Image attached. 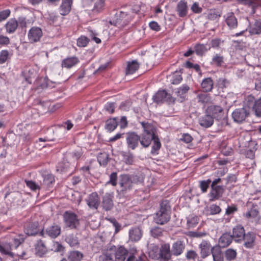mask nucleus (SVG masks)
I'll use <instances>...</instances> for the list:
<instances>
[{
  "label": "nucleus",
  "instance_id": "1",
  "mask_svg": "<svg viewBox=\"0 0 261 261\" xmlns=\"http://www.w3.org/2000/svg\"><path fill=\"white\" fill-rule=\"evenodd\" d=\"M141 124L144 130V134L141 141V145L143 147H148L152 142V147H161L160 141L155 135V127L147 122H142Z\"/></svg>",
  "mask_w": 261,
  "mask_h": 261
},
{
  "label": "nucleus",
  "instance_id": "2",
  "mask_svg": "<svg viewBox=\"0 0 261 261\" xmlns=\"http://www.w3.org/2000/svg\"><path fill=\"white\" fill-rule=\"evenodd\" d=\"M171 207L167 200H164L160 203V210L155 213L154 222L160 225L167 223L170 219Z\"/></svg>",
  "mask_w": 261,
  "mask_h": 261
},
{
  "label": "nucleus",
  "instance_id": "3",
  "mask_svg": "<svg viewBox=\"0 0 261 261\" xmlns=\"http://www.w3.org/2000/svg\"><path fill=\"white\" fill-rule=\"evenodd\" d=\"M63 218L66 226L71 229H75L80 225L77 216L73 213L66 212L63 215Z\"/></svg>",
  "mask_w": 261,
  "mask_h": 261
},
{
  "label": "nucleus",
  "instance_id": "4",
  "mask_svg": "<svg viewBox=\"0 0 261 261\" xmlns=\"http://www.w3.org/2000/svg\"><path fill=\"white\" fill-rule=\"evenodd\" d=\"M42 36V30L38 27H32L28 33V39L31 43L40 41Z\"/></svg>",
  "mask_w": 261,
  "mask_h": 261
},
{
  "label": "nucleus",
  "instance_id": "5",
  "mask_svg": "<svg viewBox=\"0 0 261 261\" xmlns=\"http://www.w3.org/2000/svg\"><path fill=\"white\" fill-rule=\"evenodd\" d=\"M109 252L112 253L113 257H115L116 261H124L128 254L127 250L122 246L117 248L113 246L110 248Z\"/></svg>",
  "mask_w": 261,
  "mask_h": 261
},
{
  "label": "nucleus",
  "instance_id": "6",
  "mask_svg": "<svg viewBox=\"0 0 261 261\" xmlns=\"http://www.w3.org/2000/svg\"><path fill=\"white\" fill-rule=\"evenodd\" d=\"M61 233V227L57 224H54L53 225L48 227L45 230H42L40 234L42 236L45 235L51 238H56Z\"/></svg>",
  "mask_w": 261,
  "mask_h": 261
},
{
  "label": "nucleus",
  "instance_id": "7",
  "mask_svg": "<svg viewBox=\"0 0 261 261\" xmlns=\"http://www.w3.org/2000/svg\"><path fill=\"white\" fill-rule=\"evenodd\" d=\"M249 115V112L245 108L236 109L232 113L234 121L240 123L243 122Z\"/></svg>",
  "mask_w": 261,
  "mask_h": 261
},
{
  "label": "nucleus",
  "instance_id": "8",
  "mask_svg": "<svg viewBox=\"0 0 261 261\" xmlns=\"http://www.w3.org/2000/svg\"><path fill=\"white\" fill-rule=\"evenodd\" d=\"M10 243L14 249L21 247L22 243L24 242L25 237L22 234L12 233L9 236Z\"/></svg>",
  "mask_w": 261,
  "mask_h": 261
},
{
  "label": "nucleus",
  "instance_id": "9",
  "mask_svg": "<svg viewBox=\"0 0 261 261\" xmlns=\"http://www.w3.org/2000/svg\"><path fill=\"white\" fill-rule=\"evenodd\" d=\"M119 184L122 191L130 190L133 187L130 175L129 174H121L119 177Z\"/></svg>",
  "mask_w": 261,
  "mask_h": 261
},
{
  "label": "nucleus",
  "instance_id": "10",
  "mask_svg": "<svg viewBox=\"0 0 261 261\" xmlns=\"http://www.w3.org/2000/svg\"><path fill=\"white\" fill-rule=\"evenodd\" d=\"M211 190L208 194L210 200L213 201L220 198L224 192V189L222 186L211 187Z\"/></svg>",
  "mask_w": 261,
  "mask_h": 261
},
{
  "label": "nucleus",
  "instance_id": "11",
  "mask_svg": "<svg viewBox=\"0 0 261 261\" xmlns=\"http://www.w3.org/2000/svg\"><path fill=\"white\" fill-rule=\"evenodd\" d=\"M86 201L90 208L95 210L97 209L100 203L99 198L96 192L90 194L86 199Z\"/></svg>",
  "mask_w": 261,
  "mask_h": 261
},
{
  "label": "nucleus",
  "instance_id": "12",
  "mask_svg": "<svg viewBox=\"0 0 261 261\" xmlns=\"http://www.w3.org/2000/svg\"><path fill=\"white\" fill-rule=\"evenodd\" d=\"M199 248L200 249V253L202 258H206L212 253V246L207 241H202L199 244Z\"/></svg>",
  "mask_w": 261,
  "mask_h": 261
},
{
  "label": "nucleus",
  "instance_id": "13",
  "mask_svg": "<svg viewBox=\"0 0 261 261\" xmlns=\"http://www.w3.org/2000/svg\"><path fill=\"white\" fill-rule=\"evenodd\" d=\"M171 253L169 244L162 245L160 248L159 254L160 261H168L171 258Z\"/></svg>",
  "mask_w": 261,
  "mask_h": 261
},
{
  "label": "nucleus",
  "instance_id": "14",
  "mask_svg": "<svg viewBox=\"0 0 261 261\" xmlns=\"http://www.w3.org/2000/svg\"><path fill=\"white\" fill-rule=\"evenodd\" d=\"M172 98L171 95L168 94L166 90H159L153 96V99L156 103L162 102L163 101H169V99Z\"/></svg>",
  "mask_w": 261,
  "mask_h": 261
},
{
  "label": "nucleus",
  "instance_id": "15",
  "mask_svg": "<svg viewBox=\"0 0 261 261\" xmlns=\"http://www.w3.org/2000/svg\"><path fill=\"white\" fill-rule=\"evenodd\" d=\"M14 249L10 242H0V252L4 254L11 257H14V255H19L17 252H13Z\"/></svg>",
  "mask_w": 261,
  "mask_h": 261
},
{
  "label": "nucleus",
  "instance_id": "16",
  "mask_svg": "<svg viewBox=\"0 0 261 261\" xmlns=\"http://www.w3.org/2000/svg\"><path fill=\"white\" fill-rule=\"evenodd\" d=\"M176 12L180 17H186L188 13V3L185 0H180L176 6Z\"/></svg>",
  "mask_w": 261,
  "mask_h": 261
},
{
  "label": "nucleus",
  "instance_id": "17",
  "mask_svg": "<svg viewBox=\"0 0 261 261\" xmlns=\"http://www.w3.org/2000/svg\"><path fill=\"white\" fill-rule=\"evenodd\" d=\"M245 234V229L240 225H237L233 228L232 237L236 242H239L243 241Z\"/></svg>",
  "mask_w": 261,
  "mask_h": 261
},
{
  "label": "nucleus",
  "instance_id": "18",
  "mask_svg": "<svg viewBox=\"0 0 261 261\" xmlns=\"http://www.w3.org/2000/svg\"><path fill=\"white\" fill-rule=\"evenodd\" d=\"M79 62V59L76 57L66 58L62 61L61 67L70 69L77 64Z\"/></svg>",
  "mask_w": 261,
  "mask_h": 261
},
{
  "label": "nucleus",
  "instance_id": "19",
  "mask_svg": "<svg viewBox=\"0 0 261 261\" xmlns=\"http://www.w3.org/2000/svg\"><path fill=\"white\" fill-rule=\"evenodd\" d=\"M112 197V195L110 193H106L102 197V206L105 210L110 211L113 208Z\"/></svg>",
  "mask_w": 261,
  "mask_h": 261
},
{
  "label": "nucleus",
  "instance_id": "20",
  "mask_svg": "<svg viewBox=\"0 0 261 261\" xmlns=\"http://www.w3.org/2000/svg\"><path fill=\"white\" fill-rule=\"evenodd\" d=\"M38 223L37 222L29 223L24 226V232L28 236H34L39 231Z\"/></svg>",
  "mask_w": 261,
  "mask_h": 261
},
{
  "label": "nucleus",
  "instance_id": "21",
  "mask_svg": "<svg viewBox=\"0 0 261 261\" xmlns=\"http://www.w3.org/2000/svg\"><path fill=\"white\" fill-rule=\"evenodd\" d=\"M185 245L183 242L177 241L172 244L171 253L175 256L180 255L184 251Z\"/></svg>",
  "mask_w": 261,
  "mask_h": 261
},
{
  "label": "nucleus",
  "instance_id": "22",
  "mask_svg": "<svg viewBox=\"0 0 261 261\" xmlns=\"http://www.w3.org/2000/svg\"><path fill=\"white\" fill-rule=\"evenodd\" d=\"M255 237L253 233L248 232L245 233L243 240L244 241V245L246 248H252L254 245Z\"/></svg>",
  "mask_w": 261,
  "mask_h": 261
},
{
  "label": "nucleus",
  "instance_id": "23",
  "mask_svg": "<svg viewBox=\"0 0 261 261\" xmlns=\"http://www.w3.org/2000/svg\"><path fill=\"white\" fill-rule=\"evenodd\" d=\"M142 236V231L139 227H134L129 231V239L132 242H137Z\"/></svg>",
  "mask_w": 261,
  "mask_h": 261
},
{
  "label": "nucleus",
  "instance_id": "24",
  "mask_svg": "<svg viewBox=\"0 0 261 261\" xmlns=\"http://www.w3.org/2000/svg\"><path fill=\"white\" fill-rule=\"evenodd\" d=\"M225 22L229 29H233L237 27L238 21L234 14L232 12L227 13L224 16Z\"/></svg>",
  "mask_w": 261,
  "mask_h": 261
},
{
  "label": "nucleus",
  "instance_id": "25",
  "mask_svg": "<svg viewBox=\"0 0 261 261\" xmlns=\"http://www.w3.org/2000/svg\"><path fill=\"white\" fill-rule=\"evenodd\" d=\"M127 142L130 147H136L138 145L139 142L141 143L140 137L135 133H129L127 134L126 138Z\"/></svg>",
  "mask_w": 261,
  "mask_h": 261
},
{
  "label": "nucleus",
  "instance_id": "26",
  "mask_svg": "<svg viewBox=\"0 0 261 261\" xmlns=\"http://www.w3.org/2000/svg\"><path fill=\"white\" fill-rule=\"evenodd\" d=\"M211 254L213 261H224V254L220 246H215L213 247Z\"/></svg>",
  "mask_w": 261,
  "mask_h": 261
},
{
  "label": "nucleus",
  "instance_id": "27",
  "mask_svg": "<svg viewBox=\"0 0 261 261\" xmlns=\"http://www.w3.org/2000/svg\"><path fill=\"white\" fill-rule=\"evenodd\" d=\"M189 90V86L186 84L182 85L177 89L175 91V94L177 97L179 98V100L181 102L185 100L187 94Z\"/></svg>",
  "mask_w": 261,
  "mask_h": 261
},
{
  "label": "nucleus",
  "instance_id": "28",
  "mask_svg": "<svg viewBox=\"0 0 261 261\" xmlns=\"http://www.w3.org/2000/svg\"><path fill=\"white\" fill-rule=\"evenodd\" d=\"M248 31L251 35L261 34V19L256 20L248 28Z\"/></svg>",
  "mask_w": 261,
  "mask_h": 261
},
{
  "label": "nucleus",
  "instance_id": "29",
  "mask_svg": "<svg viewBox=\"0 0 261 261\" xmlns=\"http://www.w3.org/2000/svg\"><path fill=\"white\" fill-rule=\"evenodd\" d=\"M213 117L210 115H205L199 119V124L203 127H209L213 125Z\"/></svg>",
  "mask_w": 261,
  "mask_h": 261
},
{
  "label": "nucleus",
  "instance_id": "30",
  "mask_svg": "<svg viewBox=\"0 0 261 261\" xmlns=\"http://www.w3.org/2000/svg\"><path fill=\"white\" fill-rule=\"evenodd\" d=\"M139 66L140 65L136 60L128 62L125 69L126 75L133 74L138 70Z\"/></svg>",
  "mask_w": 261,
  "mask_h": 261
},
{
  "label": "nucleus",
  "instance_id": "31",
  "mask_svg": "<svg viewBox=\"0 0 261 261\" xmlns=\"http://www.w3.org/2000/svg\"><path fill=\"white\" fill-rule=\"evenodd\" d=\"M233 238L232 235L228 233H224L219 239V243L222 247H226L232 242Z\"/></svg>",
  "mask_w": 261,
  "mask_h": 261
},
{
  "label": "nucleus",
  "instance_id": "32",
  "mask_svg": "<svg viewBox=\"0 0 261 261\" xmlns=\"http://www.w3.org/2000/svg\"><path fill=\"white\" fill-rule=\"evenodd\" d=\"M72 3V0H62V4L60 7V14L66 15L71 10Z\"/></svg>",
  "mask_w": 261,
  "mask_h": 261
},
{
  "label": "nucleus",
  "instance_id": "33",
  "mask_svg": "<svg viewBox=\"0 0 261 261\" xmlns=\"http://www.w3.org/2000/svg\"><path fill=\"white\" fill-rule=\"evenodd\" d=\"M160 248L157 245H151L148 250V255L153 259H159L160 258Z\"/></svg>",
  "mask_w": 261,
  "mask_h": 261
},
{
  "label": "nucleus",
  "instance_id": "34",
  "mask_svg": "<svg viewBox=\"0 0 261 261\" xmlns=\"http://www.w3.org/2000/svg\"><path fill=\"white\" fill-rule=\"evenodd\" d=\"M213 81L210 77L203 79L201 84V88L205 92L211 91L213 88Z\"/></svg>",
  "mask_w": 261,
  "mask_h": 261
},
{
  "label": "nucleus",
  "instance_id": "35",
  "mask_svg": "<svg viewBox=\"0 0 261 261\" xmlns=\"http://www.w3.org/2000/svg\"><path fill=\"white\" fill-rule=\"evenodd\" d=\"M7 32L14 33L18 27V22L15 19H11L5 25Z\"/></svg>",
  "mask_w": 261,
  "mask_h": 261
},
{
  "label": "nucleus",
  "instance_id": "36",
  "mask_svg": "<svg viewBox=\"0 0 261 261\" xmlns=\"http://www.w3.org/2000/svg\"><path fill=\"white\" fill-rule=\"evenodd\" d=\"M35 251L36 254L40 257L46 252V247L42 241L40 240L36 244Z\"/></svg>",
  "mask_w": 261,
  "mask_h": 261
},
{
  "label": "nucleus",
  "instance_id": "37",
  "mask_svg": "<svg viewBox=\"0 0 261 261\" xmlns=\"http://www.w3.org/2000/svg\"><path fill=\"white\" fill-rule=\"evenodd\" d=\"M211 48L207 45L203 44H197L194 47V51L198 56H203Z\"/></svg>",
  "mask_w": 261,
  "mask_h": 261
},
{
  "label": "nucleus",
  "instance_id": "38",
  "mask_svg": "<svg viewBox=\"0 0 261 261\" xmlns=\"http://www.w3.org/2000/svg\"><path fill=\"white\" fill-rule=\"evenodd\" d=\"M117 125L118 122L116 118H111L106 121L105 128L108 131L111 132L115 129Z\"/></svg>",
  "mask_w": 261,
  "mask_h": 261
},
{
  "label": "nucleus",
  "instance_id": "39",
  "mask_svg": "<svg viewBox=\"0 0 261 261\" xmlns=\"http://www.w3.org/2000/svg\"><path fill=\"white\" fill-rule=\"evenodd\" d=\"M186 258L188 261H201L197 253L193 250H189L187 251Z\"/></svg>",
  "mask_w": 261,
  "mask_h": 261
},
{
  "label": "nucleus",
  "instance_id": "40",
  "mask_svg": "<svg viewBox=\"0 0 261 261\" xmlns=\"http://www.w3.org/2000/svg\"><path fill=\"white\" fill-rule=\"evenodd\" d=\"M164 230L159 226H154L150 229L151 236L154 238H159L163 236Z\"/></svg>",
  "mask_w": 261,
  "mask_h": 261
},
{
  "label": "nucleus",
  "instance_id": "41",
  "mask_svg": "<svg viewBox=\"0 0 261 261\" xmlns=\"http://www.w3.org/2000/svg\"><path fill=\"white\" fill-rule=\"evenodd\" d=\"M43 181L41 182L42 186L44 188H49L50 185L55 181L54 177L51 174H47L43 176Z\"/></svg>",
  "mask_w": 261,
  "mask_h": 261
},
{
  "label": "nucleus",
  "instance_id": "42",
  "mask_svg": "<svg viewBox=\"0 0 261 261\" xmlns=\"http://www.w3.org/2000/svg\"><path fill=\"white\" fill-rule=\"evenodd\" d=\"M65 241L71 247H76L79 245L78 238L73 234L67 236Z\"/></svg>",
  "mask_w": 261,
  "mask_h": 261
},
{
  "label": "nucleus",
  "instance_id": "43",
  "mask_svg": "<svg viewBox=\"0 0 261 261\" xmlns=\"http://www.w3.org/2000/svg\"><path fill=\"white\" fill-rule=\"evenodd\" d=\"M83 257L82 252L78 251H71L68 255V259L70 261H81Z\"/></svg>",
  "mask_w": 261,
  "mask_h": 261
},
{
  "label": "nucleus",
  "instance_id": "44",
  "mask_svg": "<svg viewBox=\"0 0 261 261\" xmlns=\"http://www.w3.org/2000/svg\"><path fill=\"white\" fill-rule=\"evenodd\" d=\"M224 63V57L220 54H216L212 58L211 64L220 67Z\"/></svg>",
  "mask_w": 261,
  "mask_h": 261
},
{
  "label": "nucleus",
  "instance_id": "45",
  "mask_svg": "<svg viewBox=\"0 0 261 261\" xmlns=\"http://www.w3.org/2000/svg\"><path fill=\"white\" fill-rule=\"evenodd\" d=\"M255 148H242L240 153L244 154L246 158L253 159L254 156Z\"/></svg>",
  "mask_w": 261,
  "mask_h": 261
},
{
  "label": "nucleus",
  "instance_id": "46",
  "mask_svg": "<svg viewBox=\"0 0 261 261\" xmlns=\"http://www.w3.org/2000/svg\"><path fill=\"white\" fill-rule=\"evenodd\" d=\"M237 253L236 250L229 248L225 251V256L228 261L234 260L237 257Z\"/></svg>",
  "mask_w": 261,
  "mask_h": 261
},
{
  "label": "nucleus",
  "instance_id": "47",
  "mask_svg": "<svg viewBox=\"0 0 261 261\" xmlns=\"http://www.w3.org/2000/svg\"><path fill=\"white\" fill-rule=\"evenodd\" d=\"M97 160L101 166H106L109 160V155L106 152L100 153L97 156Z\"/></svg>",
  "mask_w": 261,
  "mask_h": 261
},
{
  "label": "nucleus",
  "instance_id": "48",
  "mask_svg": "<svg viewBox=\"0 0 261 261\" xmlns=\"http://www.w3.org/2000/svg\"><path fill=\"white\" fill-rule=\"evenodd\" d=\"M121 154L124 162L127 164H132L134 161V156L129 152H122Z\"/></svg>",
  "mask_w": 261,
  "mask_h": 261
},
{
  "label": "nucleus",
  "instance_id": "49",
  "mask_svg": "<svg viewBox=\"0 0 261 261\" xmlns=\"http://www.w3.org/2000/svg\"><path fill=\"white\" fill-rule=\"evenodd\" d=\"M104 7V0H96V1L94 3L93 11L95 12H99L103 9Z\"/></svg>",
  "mask_w": 261,
  "mask_h": 261
},
{
  "label": "nucleus",
  "instance_id": "50",
  "mask_svg": "<svg viewBox=\"0 0 261 261\" xmlns=\"http://www.w3.org/2000/svg\"><path fill=\"white\" fill-rule=\"evenodd\" d=\"M252 110L257 116H261V97L256 100L254 106H252Z\"/></svg>",
  "mask_w": 261,
  "mask_h": 261
},
{
  "label": "nucleus",
  "instance_id": "51",
  "mask_svg": "<svg viewBox=\"0 0 261 261\" xmlns=\"http://www.w3.org/2000/svg\"><path fill=\"white\" fill-rule=\"evenodd\" d=\"M198 100L203 103H209L211 101V97L209 94L206 93H200L197 96Z\"/></svg>",
  "mask_w": 261,
  "mask_h": 261
},
{
  "label": "nucleus",
  "instance_id": "52",
  "mask_svg": "<svg viewBox=\"0 0 261 261\" xmlns=\"http://www.w3.org/2000/svg\"><path fill=\"white\" fill-rule=\"evenodd\" d=\"M132 184H141L143 182L144 177L142 174L137 175H130Z\"/></svg>",
  "mask_w": 261,
  "mask_h": 261
},
{
  "label": "nucleus",
  "instance_id": "53",
  "mask_svg": "<svg viewBox=\"0 0 261 261\" xmlns=\"http://www.w3.org/2000/svg\"><path fill=\"white\" fill-rule=\"evenodd\" d=\"M182 79L181 75L179 72H176L171 77L170 82L173 85H177L181 82Z\"/></svg>",
  "mask_w": 261,
  "mask_h": 261
},
{
  "label": "nucleus",
  "instance_id": "54",
  "mask_svg": "<svg viewBox=\"0 0 261 261\" xmlns=\"http://www.w3.org/2000/svg\"><path fill=\"white\" fill-rule=\"evenodd\" d=\"M70 164L68 162H62L59 163L57 166V171L61 172H66L69 168Z\"/></svg>",
  "mask_w": 261,
  "mask_h": 261
},
{
  "label": "nucleus",
  "instance_id": "55",
  "mask_svg": "<svg viewBox=\"0 0 261 261\" xmlns=\"http://www.w3.org/2000/svg\"><path fill=\"white\" fill-rule=\"evenodd\" d=\"M207 110L213 115H215L219 113H221L223 111V109L221 107L215 105L210 106Z\"/></svg>",
  "mask_w": 261,
  "mask_h": 261
},
{
  "label": "nucleus",
  "instance_id": "56",
  "mask_svg": "<svg viewBox=\"0 0 261 261\" xmlns=\"http://www.w3.org/2000/svg\"><path fill=\"white\" fill-rule=\"evenodd\" d=\"M211 182V180L210 179L206 180L200 181L199 187L202 193H205L207 191Z\"/></svg>",
  "mask_w": 261,
  "mask_h": 261
},
{
  "label": "nucleus",
  "instance_id": "57",
  "mask_svg": "<svg viewBox=\"0 0 261 261\" xmlns=\"http://www.w3.org/2000/svg\"><path fill=\"white\" fill-rule=\"evenodd\" d=\"M99 261H114L113 255L111 252L108 251L106 253L99 256Z\"/></svg>",
  "mask_w": 261,
  "mask_h": 261
},
{
  "label": "nucleus",
  "instance_id": "58",
  "mask_svg": "<svg viewBox=\"0 0 261 261\" xmlns=\"http://www.w3.org/2000/svg\"><path fill=\"white\" fill-rule=\"evenodd\" d=\"M63 246L58 242H54L51 247V250L54 252H62L64 251Z\"/></svg>",
  "mask_w": 261,
  "mask_h": 261
},
{
  "label": "nucleus",
  "instance_id": "59",
  "mask_svg": "<svg viewBox=\"0 0 261 261\" xmlns=\"http://www.w3.org/2000/svg\"><path fill=\"white\" fill-rule=\"evenodd\" d=\"M221 13L215 10H211L208 14L207 18L210 20H215L219 19Z\"/></svg>",
  "mask_w": 261,
  "mask_h": 261
},
{
  "label": "nucleus",
  "instance_id": "60",
  "mask_svg": "<svg viewBox=\"0 0 261 261\" xmlns=\"http://www.w3.org/2000/svg\"><path fill=\"white\" fill-rule=\"evenodd\" d=\"M229 82L224 78H220L217 81V85L219 88L224 89L228 86Z\"/></svg>",
  "mask_w": 261,
  "mask_h": 261
},
{
  "label": "nucleus",
  "instance_id": "61",
  "mask_svg": "<svg viewBox=\"0 0 261 261\" xmlns=\"http://www.w3.org/2000/svg\"><path fill=\"white\" fill-rule=\"evenodd\" d=\"M89 42L87 37L81 36L77 40V45L79 47H85Z\"/></svg>",
  "mask_w": 261,
  "mask_h": 261
},
{
  "label": "nucleus",
  "instance_id": "62",
  "mask_svg": "<svg viewBox=\"0 0 261 261\" xmlns=\"http://www.w3.org/2000/svg\"><path fill=\"white\" fill-rule=\"evenodd\" d=\"M258 213V211L256 208H253L244 214V216L247 218H254L257 216Z\"/></svg>",
  "mask_w": 261,
  "mask_h": 261
},
{
  "label": "nucleus",
  "instance_id": "63",
  "mask_svg": "<svg viewBox=\"0 0 261 261\" xmlns=\"http://www.w3.org/2000/svg\"><path fill=\"white\" fill-rule=\"evenodd\" d=\"M117 174L115 172H112L110 175L109 180L107 184H111L113 186H116L117 184Z\"/></svg>",
  "mask_w": 261,
  "mask_h": 261
},
{
  "label": "nucleus",
  "instance_id": "64",
  "mask_svg": "<svg viewBox=\"0 0 261 261\" xmlns=\"http://www.w3.org/2000/svg\"><path fill=\"white\" fill-rule=\"evenodd\" d=\"M9 53L7 50H3L0 52V64H4L9 58Z\"/></svg>",
  "mask_w": 261,
  "mask_h": 261
}]
</instances>
